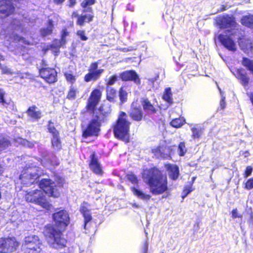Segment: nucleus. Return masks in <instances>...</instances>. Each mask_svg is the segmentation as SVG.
Wrapping results in <instances>:
<instances>
[{"instance_id": "1", "label": "nucleus", "mask_w": 253, "mask_h": 253, "mask_svg": "<svg viewBox=\"0 0 253 253\" xmlns=\"http://www.w3.org/2000/svg\"><path fill=\"white\" fill-rule=\"evenodd\" d=\"M142 178L144 181L149 187L150 192L154 195H161L164 193L163 198H166L169 195L168 192V180L166 176L157 169L153 168L145 169L142 173Z\"/></svg>"}, {"instance_id": "2", "label": "nucleus", "mask_w": 253, "mask_h": 253, "mask_svg": "<svg viewBox=\"0 0 253 253\" xmlns=\"http://www.w3.org/2000/svg\"><path fill=\"white\" fill-rule=\"evenodd\" d=\"M23 22L18 19H15L11 23L10 25L6 29H2L0 33V38L10 42L22 43L25 44L29 42L23 38L14 33L13 30L22 32L23 30Z\"/></svg>"}, {"instance_id": "3", "label": "nucleus", "mask_w": 253, "mask_h": 253, "mask_svg": "<svg viewBox=\"0 0 253 253\" xmlns=\"http://www.w3.org/2000/svg\"><path fill=\"white\" fill-rule=\"evenodd\" d=\"M127 116L125 113L121 112L116 124L114 127L116 137L124 141H127L130 123L126 120Z\"/></svg>"}, {"instance_id": "4", "label": "nucleus", "mask_w": 253, "mask_h": 253, "mask_svg": "<svg viewBox=\"0 0 253 253\" xmlns=\"http://www.w3.org/2000/svg\"><path fill=\"white\" fill-rule=\"evenodd\" d=\"M44 235L48 243L55 249L62 248L66 246V240L61 237V233L51 226H48L44 230Z\"/></svg>"}, {"instance_id": "5", "label": "nucleus", "mask_w": 253, "mask_h": 253, "mask_svg": "<svg viewBox=\"0 0 253 253\" xmlns=\"http://www.w3.org/2000/svg\"><path fill=\"white\" fill-rule=\"evenodd\" d=\"M104 116L101 113L93 114L86 128L84 131L83 136L84 137L97 135L100 129L101 124L104 121Z\"/></svg>"}, {"instance_id": "6", "label": "nucleus", "mask_w": 253, "mask_h": 253, "mask_svg": "<svg viewBox=\"0 0 253 253\" xmlns=\"http://www.w3.org/2000/svg\"><path fill=\"white\" fill-rule=\"evenodd\" d=\"M25 199L28 202L39 205L47 210H49L51 206L46 201L44 192L41 190H32L27 192Z\"/></svg>"}, {"instance_id": "7", "label": "nucleus", "mask_w": 253, "mask_h": 253, "mask_svg": "<svg viewBox=\"0 0 253 253\" xmlns=\"http://www.w3.org/2000/svg\"><path fill=\"white\" fill-rule=\"evenodd\" d=\"M41 174L39 172L38 168L28 167L25 169L19 176L21 182L24 185H29L33 183Z\"/></svg>"}, {"instance_id": "8", "label": "nucleus", "mask_w": 253, "mask_h": 253, "mask_svg": "<svg viewBox=\"0 0 253 253\" xmlns=\"http://www.w3.org/2000/svg\"><path fill=\"white\" fill-rule=\"evenodd\" d=\"M216 23L217 25L221 29L230 28L231 32V35H233L237 30V23L234 18L232 16L228 15L220 16L216 18Z\"/></svg>"}, {"instance_id": "9", "label": "nucleus", "mask_w": 253, "mask_h": 253, "mask_svg": "<svg viewBox=\"0 0 253 253\" xmlns=\"http://www.w3.org/2000/svg\"><path fill=\"white\" fill-rule=\"evenodd\" d=\"M19 243L14 238L0 239V253H11L15 251Z\"/></svg>"}, {"instance_id": "10", "label": "nucleus", "mask_w": 253, "mask_h": 253, "mask_svg": "<svg viewBox=\"0 0 253 253\" xmlns=\"http://www.w3.org/2000/svg\"><path fill=\"white\" fill-rule=\"evenodd\" d=\"M40 188L42 191L50 196L57 197L59 195L56 184L49 179H42L39 184Z\"/></svg>"}, {"instance_id": "11", "label": "nucleus", "mask_w": 253, "mask_h": 253, "mask_svg": "<svg viewBox=\"0 0 253 253\" xmlns=\"http://www.w3.org/2000/svg\"><path fill=\"white\" fill-rule=\"evenodd\" d=\"M98 63H92L89 67V72L84 76V81L89 82L98 80L104 72L103 69H97Z\"/></svg>"}, {"instance_id": "12", "label": "nucleus", "mask_w": 253, "mask_h": 253, "mask_svg": "<svg viewBox=\"0 0 253 253\" xmlns=\"http://www.w3.org/2000/svg\"><path fill=\"white\" fill-rule=\"evenodd\" d=\"M53 219L57 225L60 228L65 227L69 222V216L65 210H61L53 215Z\"/></svg>"}, {"instance_id": "13", "label": "nucleus", "mask_w": 253, "mask_h": 253, "mask_svg": "<svg viewBox=\"0 0 253 253\" xmlns=\"http://www.w3.org/2000/svg\"><path fill=\"white\" fill-rule=\"evenodd\" d=\"M14 10L10 0H0V18H3L11 14Z\"/></svg>"}, {"instance_id": "14", "label": "nucleus", "mask_w": 253, "mask_h": 253, "mask_svg": "<svg viewBox=\"0 0 253 253\" xmlns=\"http://www.w3.org/2000/svg\"><path fill=\"white\" fill-rule=\"evenodd\" d=\"M40 74L41 77L49 84L57 81V73L53 68H43L40 70Z\"/></svg>"}, {"instance_id": "15", "label": "nucleus", "mask_w": 253, "mask_h": 253, "mask_svg": "<svg viewBox=\"0 0 253 253\" xmlns=\"http://www.w3.org/2000/svg\"><path fill=\"white\" fill-rule=\"evenodd\" d=\"M218 39L221 44L229 50L235 51L236 45L234 41L228 35L220 34Z\"/></svg>"}, {"instance_id": "16", "label": "nucleus", "mask_w": 253, "mask_h": 253, "mask_svg": "<svg viewBox=\"0 0 253 253\" xmlns=\"http://www.w3.org/2000/svg\"><path fill=\"white\" fill-rule=\"evenodd\" d=\"M101 95V91L97 89L94 90L91 92L87 105L88 110L92 111L94 109L100 100Z\"/></svg>"}, {"instance_id": "17", "label": "nucleus", "mask_w": 253, "mask_h": 253, "mask_svg": "<svg viewBox=\"0 0 253 253\" xmlns=\"http://www.w3.org/2000/svg\"><path fill=\"white\" fill-rule=\"evenodd\" d=\"M38 246H42L41 240L37 236L31 235L25 237L24 243L22 245V249Z\"/></svg>"}, {"instance_id": "18", "label": "nucleus", "mask_w": 253, "mask_h": 253, "mask_svg": "<svg viewBox=\"0 0 253 253\" xmlns=\"http://www.w3.org/2000/svg\"><path fill=\"white\" fill-rule=\"evenodd\" d=\"M120 77L123 81H132L137 84H140V80L136 73L134 71L124 72L120 74Z\"/></svg>"}, {"instance_id": "19", "label": "nucleus", "mask_w": 253, "mask_h": 253, "mask_svg": "<svg viewBox=\"0 0 253 253\" xmlns=\"http://www.w3.org/2000/svg\"><path fill=\"white\" fill-rule=\"evenodd\" d=\"M28 116L32 119L38 121L42 117V112L36 106L33 105L30 107L26 111Z\"/></svg>"}, {"instance_id": "20", "label": "nucleus", "mask_w": 253, "mask_h": 253, "mask_svg": "<svg viewBox=\"0 0 253 253\" xmlns=\"http://www.w3.org/2000/svg\"><path fill=\"white\" fill-rule=\"evenodd\" d=\"M166 168L168 171V174L171 179L176 180L179 176V168L175 165L167 164Z\"/></svg>"}, {"instance_id": "21", "label": "nucleus", "mask_w": 253, "mask_h": 253, "mask_svg": "<svg viewBox=\"0 0 253 253\" xmlns=\"http://www.w3.org/2000/svg\"><path fill=\"white\" fill-rule=\"evenodd\" d=\"M239 45L245 53L248 54H253V45L250 40H242L239 42Z\"/></svg>"}, {"instance_id": "22", "label": "nucleus", "mask_w": 253, "mask_h": 253, "mask_svg": "<svg viewBox=\"0 0 253 253\" xmlns=\"http://www.w3.org/2000/svg\"><path fill=\"white\" fill-rule=\"evenodd\" d=\"M141 104L144 110L148 114H154L156 112V110L150 101L147 98H143L141 99Z\"/></svg>"}, {"instance_id": "23", "label": "nucleus", "mask_w": 253, "mask_h": 253, "mask_svg": "<svg viewBox=\"0 0 253 253\" xmlns=\"http://www.w3.org/2000/svg\"><path fill=\"white\" fill-rule=\"evenodd\" d=\"M234 74L237 79L240 80L241 84L243 85L246 86L248 85L249 79L242 69H237L234 73Z\"/></svg>"}, {"instance_id": "24", "label": "nucleus", "mask_w": 253, "mask_h": 253, "mask_svg": "<svg viewBox=\"0 0 253 253\" xmlns=\"http://www.w3.org/2000/svg\"><path fill=\"white\" fill-rule=\"evenodd\" d=\"M93 17V15L91 13L82 14L78 17L77 24L82 26L84 22H89L92 21Z\"/></svg>"}, {"instance_id": "25", "label": "nucleus", "mask_w": 253, "mask_h": 253, "mask_svg": "<svg viewBox=\"0 0 253 253\" xmlns=\"http://www.w3.org/2000/svg\"><path fill=\"white\" fill-rule=\"evenodd\" d=\"M130 117L136 121H139L142 119V113L141 110L137 108H133L129 113Z\"/></svg>"}, {"instance_id": "26", "label": "nucleus", "mask_w": 253, "mask_h": 253, "mask_svg": "<svg viewBox=\"0 0 253 253\" xmlns=\"http://www.w3.org/2000/svg\"><path fill=\"white\" fill-rule=\"evenodd\" d=\"M132 191L136 196L143 200L148 201L151 198V196L150 195L146 194L142 191L135 187L132 188Z\"/></svg>"}, {"instance_id": "27", "label": "nucleus", "mask_w": 253, "mask_h": 253, "mask_svg": "<svg viewBox=\"0 0 253 253\" xmlns=\"http://www.w3.org/2000/svg\"><path fill=\"white\" fill-rule=\"evenodd\" d=\"M68 35V33L66 29L62 31L61 41H55L52 46H55L56 49H59L60 47L66 43V37Z\"/></svg>"}, {"instance_id": "28", "label": "nucleus", "mask_w": 253, "mask_h": 253, "mask_svg": "<svg viewBox=\"0 0 253 253\" xmlns=\"http://www.w3.org/2000/svg\"><path fill=\"white\" fill-rule=\"evenodd\" d=\"M241 22L243 25L253 29V15H249L243 16Z\"/></svg>"}, {"instance_id": "29", "label": "nucleus", "mask_w": 253, "mask_h": 253, "mask_svg": "<svg viewBox=\"0 0 253 253\" xmlns=\"http://www.w3.org/2000/svg\"><path fill=\"white\" fill-rule=\"evenodd\" d=\"M90 168L94 172L97 174H100L101 173L100 166L98 163L97 159L93 157L92 158L90 164Z\"/></svg>"}, {"instance_id": "30", "label": "nucleus", "mask_w": 253, "mask_h": 253, "mask_svg": "<svg viewBox=\"0 0 253 253\" xmlns=\"http://www.w3.org/2000/svg\"><path fill=\"white\" fill-rule=\"evenodd\" d=\"M242 65L253 74V60L243 57L241 61Z\"/></svg>"}, {"instance_id": "31", "label": "nucleus", "mask_w": 253, "mask_h": 253, "mask_svg": "<svg viewBox=\"0 0 253 253\" xmlns=\"http://www.w3.org/2000/svg\"><path fill=\"white\" fill-rule=\"evenodd\" d=\"M53 28V25L52 21L49 20L48 21V24L46 28H43L41 30V33L42 36L45 37L50 35L52 32Z\"/></svg>"}, {"instance_id": "32", "label": "nucleus", "mask_w": 253, "mask_h": 253, "mask_svg": "<svg viewBox=\"0 0 253 253\" xmlns=\"http://www.w3.org/2000/svg\"><path fill=\"white\" fill-rule=\"evenodd\" d=\"M163 98L169 104L172 103V93L170 87H167L165 89Z\"/></svg>"}, {"instance_id": "33", "label": "nucleus", "mask_w": 253, "mask_h": 253, "mask_svg": "<svg viewBox=\"0 0 253 253\" xmlns=\"http://www.w3.org/2000/svg\"><path fill=\"white\" fill-rule=\"evenodd\" d=\"M42 246H33V247L23 248L22 250L24 253H40L42 250Z\"/></svg>"}, {"instance_id": "34", "label": "nucleus", "mask_w": 253, "mask_h": 253, "mask_svg": "<svg viewBox=\"0 0 253 253\" xmlns=\"http://www.w3.org/2000/svg\"><path fill=\"white\" fill-rule=\"evenodd\" d=\"M106 92L107 99L110 101H113L116 95V90L110 86H107L106 88Z\"/></svg>"}, {"instance_id": "35", "label": "nucleus", "mask_w": 253, "mask_h": 253, "mask_svg": "<svg viewBox=\"0 0 253 253\" xmlns=\"http://www.w3.org/2000/svg\"><path fill=\"white\" fill-rule=\"evenodd\" d=\"M185 123V119L181 117L173 119L170 122V125L173 127L178 128L181 127Z\"/></svg>"}, {"instance_id": "36", "label": "nucleus", "mask_w": 253, "mask_h": 253, "mask_svg": "<svg viewBox=\"0 0 253 253\" xmlns=\"http://www.w3.org/2000/svg\"><path fill=\"white\" fill-rule=\"evenodd\" d=\"M95 0H84L81 4L82 6L83 7L85 8L84 10V12H91L92 11L91 8L89 7H87L88 6H90V5L93 4L95 3Z\"/></svg>"}, {"instance_id": "37", "label": "nucleus", "mask_w": 253, "mask_h": 253, "mask_svg": "<svg viewBox=\"0 0 253 253\" xmlns=\"http://www.w3.org/2000/svg\"><path fill=\"white\" fill-rule=\"evenodd\" d=\"M78 92V90L76 87L73 86H71L68 91L67 98L69 100H74L76 97V94Z\"/></svg>"}, {"instance_id": "38", "label": "nucleus", "mask_w": 253, "mask_h": 253, "mask_svg": "<svg viewBox=\"0 0 253 253\" xmlns=\"http://www.w3.org/2000/svg\"><path fill=\"white\" fill-rule=\"evenodd\" d=\"M51 141L52 146L55 149L59 150L61 148V144L59 135L53 137Z\"/></svg>"}, {"instance_id": "39", "label": "nucleus", "mask_w": 253, "mask_h": 253, "mask_svg": "<svg viewBox=\"0 0 253 253\" xmlns=\"http://www.w3.org/2000/svg\"><path fill=\"white\" fill-rule=\"evenodd\" d=\"M48 131L52 134V137L59 135L58 131L53 126V123L49 121L47 126Z\"/></svg>"}, {"instance_id": "40", "label": "nucleus", "mask_w": 253, "mask_h": 253, "mask_svg": "<svg viewBox=\"0 0 253 253\" xmlns=\"http://www.w3.org/2000/svg\"><path fill=\"white\" fill-rule=\"evenodd\" d=\"M9 145V141L3 137L0 138V151L6 149Z\"/></svg>"}, {"instance_id": "41", "label": "nucleus", "mask_w": 253, "mask_h": 253, "mask_svg": "<svg viewBox=\"0 0 253 253\" xmlns=\"http://www.w3.org/2000/svg\"><path fill=\"white\" fill-rule=\"evenodd\" d=\"M118 76L116 75L112 76L105 80L106 84L108 86L113 85L117 81Z\"/></svg>"}, {"instance_id": "42", "label": "nucleus", "mask_w": 253, "mask_h": 253, "mask_svg": "<svg viewBox=\"0 0 253 253\" xmlns=\"http://www.w3.org/2000/svg\"><path fill=\"white\" fill-rule=\"evenodd\" d=\"M191 130L192 132V137L194 138H199L201 134L202 131L201 129L198 128L192 127L191 128Z\"/></svg>"}, {"instance_id": "43", "label": "nucleus", "mask_w": 253, "mask_h": 253, "mask_svg": "<svg viewBox=\"0 0 253 253\" xmlns=\"http://www.w3.org/2000/svg\"><path fill=\"white\" fill-rule=\"evenodd\" d=\"M178 150L180 156H184L187 151L184 142H180L178 145Z\"/></svg>"}, {"instance_id": "44", "label": "nucleus", "mask_w": 253, "mask_h": 253, "mask_svg": "<svg viewBox=\"0 0 253 253\" xmlns=\"http://www.w3.org/2000/svg\"><path fill=\"white\" fill-rule=\"evenodd\" d=\"M66 80L70 83L73 84L76 81V77L71 72H66L64 74Z\"/></svg>"}, {"instance_id": "45", "label": "nucleus", "mask_w": 253, "mask_h": 253, "mask_svg": "<svg viewBox=\"0 0 253 253\" xmlns=\"http://www.w3.org/2000/svg\"><path fill=\"white\" fill-rule=\"evenodd\" d=\"M120 99L122 103L125 102L127 99V92L123 88H121L119 91Z\"/></svg>"}, {"instance_id": "46", "label": "nucleus", "mask_w": 253, "mask_h": 253, "mask_svg": "<svg viewBox=\"0 0 253 253\" xmlns=\"http://www.w3.org/2000/svg\"><path fill=\"white\" fill-rule=\"evenodd\" d=\"M82 214H83L84 219V228L85 229L87 223L91 220V219H92V217L90 213V211L88 212H85L84 213H83Z\"/></svg>"}, {"instance_id": "47", "label": "nucleus", "mask_w": 253, "mask_h": 253, "mask_svg": "<svg viewBox=\"0 0 253 253\" xmlns=\"http://www.w3.org/2000/svg\"><path fill=\"white\" fill-rule=\"evenodd\" d=\"M127 179L130 181L132 183L137 184L138 183V179L136 175L133 173H129L127 175Z\"/></svg>"}, {"instance_id": "48", "label": "nucleus", "mask_w": 253, "mask_h": 253, "mask_svg": "<svg viewBox=\"0 0 253 253\" xmlns=\"http://www.w3.org/2000/svg\"><path fill=\"white\" fill-rule=\"evenodd\" d=\"M20 143L22 145L30 148H32L34 146V144L32 142H30L25 139H20Z\"/></svg>"}, {"instance_id": "49", "label": "nucleus", "mask_w": 253, "mask_h": 253, "mask_svg": "<svg viewBox=\"0 0 253 253\" xmlns=\"http://www.w3.org/2000/svg\"><path fill=\"white\" fill-rule=\"evenodd\" d=\"M218 89L220 92V94L221 95V100L220 102V107L221 109H224L226 106V104H225V97H224L223 96V95L222 94L221 90L219 87H218Z\"/></svg>"}, {"instance_id": "50", "label": "nucleus", "mask_w": 253, "mask_h": 253, "mask_svg": "<svg viewBox=\"0 0 253 253\" xmlns=\"http://www.w3.org/2000/svg\"><path fill=\"white\" fill-rule=\"evenodd\" d=\"M82 213H84L85 212L89 211V210L88 208V204L86 203H84L82 205L80 210Z\"/></svg>"}, {"instance_id": "51", "label": "nucleus", "mask_w": 253, "mask_h": 253, "mask_svg": "<svg viewBox=\"0 0 253 253\" xmlns=\"http://www.w3.org/2000/svg\"><path fill=\"white\" fill-rule=\"evenodd\" d=\"M77 35L83 41H86L87 40V38L85 36L84 32L83 31L80 30L78 31Z\"/></svg>"}, {"instance_id": "52", "label": "nucleus", "mask_w": 253, "mask_h": 253, "mask_svg": "<svg viewBox=\"0 0 253 253\" xmlns=\"http://www.w3.org/2000/svg\"><path fill=\"white\" fill-rule=\"evenodd\" d=\"M56 186L57 185L58 187H62L64 184V180L62 178L58 177L55 180Z\"/></svg>"}, {"instance_id": "53", "label": "nucleus", "mask_w": 253, "mask_h": 253, "mask_svg": "<svg viewBox=\"0 0 253 253\" xmlns=\"http://www.w3.org/2000/svg\"><path fill=\"white\" fill-rule=\"evenodd\" d=\"M253 187V179H249L246 184V188L248 189H251Z\"/></svg>"}, {"instance_id": "54", "label": "nucleus", "mask_w": 253, "mask_h": 253, "mask_svg": "<svg viewBox=\"0 0 253 253\" xmlns=\"http://www.w3.org/2000/svg\"><path fill=\"white\" fill-rule=\"evenodd\" d=\"M192 191L191 188H187L185 187L183 192V195L182 196V199H184L187 195Z\"/></svg>"}, {"instance_id": "55", "label": "nucleus", "mask_w": 253, "mask_h": 253, "mask_svg": "<svg viewBox=\"0 0 253 253\" xmlns=\"http://www.w3.org/2000/svg\"><path fill=\"white\" fill-rule=\"evenodd\" d=\"M252 171L253 169L251 167H247L245 171V177H248V176H249L252 173Z\"/></svg>"}, {"instance_id": "56", "label": "nucleus", "mask_w": 253, "mask_h": 253, "mask_svg": "<svg viewBox=\"0 0 253 253\" xmlns=\"http://www.w3.org/2000/svg\"><path fill=\"white\" fill-rule=\"evenodd\" d=\"M2 73L3 74H12V72L11 71V70L9 68H8L6 67H3L1 68Z\"/></svg>"}, {"instance_id": "57", "label": "nucleus", "mask_w": 253, "mask_h": 253, "mask_svg": "<svg viewBox=\"0 0 253 253\" xmlns=\"http://www.w3.org/2000/svg\"><path fill=\"white\" fill-rule=\"evenodd\" d=\"M148 243L147 242H145L142 248V253H147L148 251Z\"/></svg>"}, {"instance_id": "58", "label": "nucleus", "mask_w": 253, "mask_h": 253, "mask_svg": "<svg viewBox=\"0 0 253 253\" xmlns=\"http://www.w3.org/2000/svg\"><path fill=\"white\" fill-rule=\"evenodd\" d=\"M232 217L233 218H236L239 217L238 215L237 210L236 209L233 210L232 211Z\"/></svg>"}, {"instance_id": "59", "label": "nucleus", "mask_w": 253, "mask_h": 253, "mask_svg": "<svg viewBox=\"0 0 253 253\" xmlns=\"http://www.w3.org/2000/svg\"><path fill=\"white\" fill-rule=\"evenodd\" d=\"M0 103H1L4 106L8 104V103L4 99L3 97H0Z\"/></svg>"}, {"instance_id": "60", "label": "nucleus", "mask_w": 253, "mask_h": 253, "mask_svg": "<svg viewBox=\"0 0 253 253\" xmlns=\"http://www.w3.org/2000/svg\"><path fill=\"white\" fill-rule=\"evenodd\" d=\"M69 2H70L69 6L70 7H72L75 4V3L76 2V0H69Z\"/></svg>"}, {"instance_id": "61", "label": "nucleus", "mask_w": 253, "mask_h": 253, "mask_svg": "<svg viewBox=\"0 0 253 253\" xmlns=\"http://www.w3.org/2000/svg\"><path fill=\"white\" fill-rule=\"evenodd\" d=\"M65 0H53L55 3L57 4L62 3Z\"/></svg>"}, {"instance_id": "62", "label": "nucleus", "mask_w": 253, "mask_h": 253, "mask_svg": "<svg viewBox=\"0 0 253 253\" xmlns=\"http://www.w3.org/2000/svg\"><path fill=\"white\" fill-rule=\"evenodd\" d=\"M79 16L78 15L77 12L76 11H74L73 12L72 14V18H74V17H77L78 18V17Z\"/></svg>"}, {"instance_id": "63", "label": "nucleus", "mask_w": 253, "mask_h": 253, "mask_svg": "<svg viewBox=\"0 0 253 253\" xmlns=\"http://www.w3.org/2000/svg\"><path fill=\"white\" fill-rule=\"evenodd\" d=\"M4 94V92H3V91L2 89H0V97H3Z\"/></svg>"}, {"instance_id": "64", "label": "nucleus", "mask_w": 253, "mask_h": 253, "mask_svg": "<svg viewBox=\"0 0 253 253\" xmlns=\"http://www.w3.org/2000/svg\"><path fill=\"white\" fill-rule=\"evenodd\" d=\"M148 81H149V82L150 83H153L154 82V80L153 79H149Z\"/></svg>"}]
</instances>
